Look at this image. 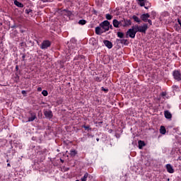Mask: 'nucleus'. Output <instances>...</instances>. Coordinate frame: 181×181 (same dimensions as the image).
<instances>
[{
  "mask_svg": "<svg viewBox=\"0 0 181 181\" xmlns=\"http://www.w3.org/2000/svg\"><path fill=\"white\" fill-rule=\"evenodd\" d=\"M42 95H44V97H47V95H49V93H47V90H44L42 91Z\"/></svg>",
  "mask_w": 181,
  "mask_h": 181,
  "instance_id": "b1692460",
  "label": "nucleus"
},
{
  "mask_svg": "<svg viewBox=\"0 0 181 181\" xmlns=\"http://www.w3.org/2000/svg\"><path fill=\"white\" fill-rule=\"evenodd\" d=\"M44 115H45V117H46V118H49V119L53 118V113L52 112V110L45 111Z\"/></svg>",
  "mask_w": 181,
  "mask_h": 181,
  "instance_id": "0eeeda50",
  "label": "nucleus"
},
{
  "mask_svg": "<svg viewBox=\"0 0 181 181\" xmlns=\"http://www.w3.org/2000/svg\"><path fill=\"white\" fill-rule=\"evenodd\" d=\"M96 141L98 142V141H100V139H99V138H97V139H96Z\"/></svg>",
  "mask_w": 181,
  "mask_h": 181,
  "instance_id": "79ce46f5",
  "label": "nucleus"
},
{
  "mask_svg": "<svg viewBox=\"0 0 181 181\" xmlns=\"http://www.w3.org/2000/svg\"><path fill=\"white\" fill-rule=\"evenodd\" d=\"M161 95L162 97H166V92H162Z\"/></svg>",
  "mask_w": 181,
  "mask_h": 181,
  "instance_id": "473e14b6",
  "label": "nucleus"
},
{
  "mask_svg": "<svg viewBox=\"0 0 181 181\" xmlns=\"http://www.w3.org/2000/svg\"><path fill=\"white\" fill-rule=\"evenodd\" d=\"M88 177H90V174H88V173H86L83 177L81 178V181H87Z\"/></svg>",
  "mask_w": 181,
  "mask_h": 181,
  "instance_id": "dca6fc26",
  "label": "nucleus"
},
{
  "mask_svg": "<svg viewBox=\"0 0 181 181\" xmlns=\"http://www.w3.org/2000/svg\"><path fill=\"white\" fill-rule=\"evenodd\" d=\"M102 91H105V93H108V88H105L104 87H102Z\"/></svg>",
  "mask_w": 181,
  "mask_h": 181,
  "instance_id": "c85d7f7f",
  "label": "nucleus"
},
{
  "mask_svg": "<svg viewBox=\"0 0 181 181\" xmlns=\"http://www.w3.org/2000/svg\"><path fill=\"white\" fill-rule=\"evenodd\" d=\"M164 115L167 119H172V113L169 110L164 111Z\"/></svg>",
  "mask_w": 181,
  "mask_h": 181,
  "instance_id": "9b49d317",
  "label": "nucleus"
},
{
  "mask_svg": "<svg viewBox=\"0 0 181 181\" xmlns=\"http://www.w3.org/2000/svg\"><path fill=\"white\" fill-rule=\"evenodd\" d=\"M124 26H129L131 25V20H129V21H125V20H124Z\"/></svg>",
  "mask_w": 181,
  "mask_h": 181,
  "instance_id": "4be33fe9",
  "label": "nucleus"
},
{
  "mask_svg": "<svg viewBox=\"0 0 181 181\" xmlns=\"http://www.w3.org/2000/svg\"><path fill=\"white\" fill-rule=\"evenodd\" d=\"M145 9H148L149 8V6H144Z\"/></svg>",
  "mask_w": 181,
  "mask_h": 181,
  "instance_id": "ea45409f",
  "label": "nucleus"
},
{
  "mask_svg": "<svg viewBox=\"0 0 181 181\" xmlns=\"http://www.w3.org/2000/svg\"><path fill=\"white\" fill-rule=\"evenodd\" d=\"M52 43L49 40H44L40 46V48L42 49H47V47H50Z\"/></svg>",
  "mask_w": 181,
  "mask_h": 181,
  "instance_id": "39448f33",
  "label": "nucleus"
},
{
  "mask_svg": "<svg viewBox=\"0 0 181 181\" xmlns=\"http://www.w3.org/2000/svg\"><path fill=\"white\" fill-rule=\"evenodd\" d=\"M95 32L96 33V35H101L102 33H104V30L102 29L101 27H96Z\"/></svg>",
  "mask_w": 181,
  "mask_h": 181,
  "instance_id": "f8f14e48",
  "label": "nucleus"
},
{
  "mask_svg": "<svg viewBox=\"0 0 181 181\" xmlns=\"http://www.w3.org/2000/svg\"><path fill=\"white\" fill-rule=\"evenodd\" d=\"M151 15H153V19H155V16H156V12L152 11V12H151Z\"/></svg>",
  "mask_w": 181,
  "mask_h": 181,
  "instance_id": "c756f323",
  "label": "nucleus"
},
{
  "mask_svg": "<svg viewBox=\"0 0 181 181\" xmlns=\"http://www.w3.org/2000/svg\"><path fill=\"white\" fill-rule=\"evenodd\" d=\"M134 28L137 33L140 32V33H146V30H148V24L145 23L143 25H135Z\"/></svg>",
  "mask_w": 181,
  "mask_h": 181,
  "instance_id": "f03ea898",
  "label": "nucleus"
},
{
  "mask_svg": "<svg viewBox=\"0 0 181 181\" xmlns=\"http://www.w3.org/2000/svg\"><path fill=\"white\" fill-rule=\"evenodd\" d=\"M25 57H26V55L25 54H23L22 56L23 62H24Z\"/></svg>",
  "mask_w": 181,
  "mask_h": 181,
  "instance_id": "f704fd0d",
  "label": "nucleus"
},
{
  "mask_svg": "<svg viewBox=\"0 0 181 181\" xmlns=\"http://www.w3.org/2000/svg\"><path fill=\"white\" fill-rule=\"evenodd\" d=\"M137 31L135 28V25H133L132 28L129 29L126 33L127 37H131L132 39H135V35H136Z\"/></svg>",
  "mask_w": 181,
  "mask_h": 181,
  "instance_id": "f257e3e1",
  "label": "nucleus"
},
{
  "mask_svg": "<svg viewBox=\"0 0 181 181\" xmlns=\"http://www.w3.org/2000/svg\"><path fill=\"white\" fill-rule=\"evenodd\" d=\"M30 117H28V120L27 121V122H33V121H34L37 117H36V113L35 112H30Z\"/></svg>",
  "mask_w": 181,
  "mask_h": 181,
  "instance_id": "6e6552de",
  "label": "nucleus"
},
{
  "mask_svg": "<svg viewBox=\"0 0 181 181\" xmlns=\"http://www.w3.org/2000/svg\"><path fill=\"white\" fill-rule=\"evenodd\" d=\"M100 28H102L103 32H107L110 30V21H105L100 24Z\"/></svg>",
  "mask_w": 181,
  "mask_h": 181,
  "instance_id": "20e7f679",
  "label": "nucleus"
},
{
  "mask_svg": "<svg viewBox=\"0 0 181 181\" xmlns=\"http://www.w3.org/2000/svg\"><path fill=\"white\" fill-rule=\"evenodd\" d=\"M110 28L111 29H112V25H110Z\"/></svg>",
  "mask_w": 181,
  "mask_h": 181,
  "instance_id": "c03bdc74",
  "label": "nucleus"
},
{
  "mask_svg": "<svg viewBox=\"0 0 181 181\" xmlns=\"http://www.w3.org/2000/svg\"><path fill=\"white\" fill-rule=\"evenodd\" d=\"M14 5H16V6H18V8H23V4L18 1V0L14 1Z\"/></svg>",
  "mask_w": 181,
  "mask_h": 181,
  "instance_id": "2eb2a0df",
  "label": "nucleus"
},
{
  "mask_svg": "<svg viewBox=\"0 0 181 181\" xmlns=\"http://www.w3.org/2000/svg\"><path fill=\"white\" fill-rule=\"evenodd\" d=\"M177 160H181V156H179V157H178Z\"/></svg>",
  "mask_w": 181,
  "mask_h": 181,
  "instance_id": "a19ab883",
  "label": "nucleus"
},
{
  "mask_svg": "<svg viewBox=\"0 0 181 181\" xmlns=\"http://www.w3.org/2000/svg\"><path fill=\"white\" fill-rule=\"evenodd\" d=\"M177 22H178V23H179L180 28H181V20H180V18H177Z\"/></svg>",
  "mask_w": 181,
  "mask_h": 181,
  "instance_id": "72a5a7b5",
  "label": "nucleus"
},
{
  "mask_svg": "<svg viewBox=\"0 0 181 181\" xmlns=\"http://www.w3.org/2000/svg\"><path fill=\"white\" fill-rule=\"evenodd\" d=\"M140 2V6H145V0H138Z\"/></svg>",
  "mask_w": 181,
  "mask_h": 181,
  "instance_id": "393cba45",
  "label": "nucleus"
},
{
  "mask_svg": "<svg viewBox=\"0 0 181 181\" xmlns=\"http://www.w3.org/2000/svg\"><path fill=\"white\" fill-rule=\"evenodd\" d=\"M112 25L114 28H119V26H122V22L118 21L117 19H114L112 21Z\"/></svg>",
  "mask_w": 181,
  "mask_h": 181,
  "instance_id": "423d86ee",
  "label": "nucleus"
},
{
  "mask_svg": "<svg viewBox=\"0 0 181 181\" xmlns=\"http://www.w3.org/2000/svg\"><path fill=\"white\" fill-rule=\"evenodd\" d=\"M103 43H104L105 46H106V47H107V49H112V42H111L110 41L105 40L103 41Z\"/></svg>",
  "mask_w": 181,
  "mask_h": 181,
  "instance_id": "1a4fd4ad",
  "label": "nucleus"
},
{
  "mask_svg": "<svg viewBox=\"0 0 181 181\" xmlns=\"http://www.w3.org/2000/svg\"><path fill=\"white\" fill-rule=\"evenodd\" d=\"M166 170L168 173H174L175 170L173 169V167L170 164H167L166 165Z\"/></svg>",
  "mask_w": 181,
  "mask_h": 181,
  "instance_id": "9d476101",
  "label": "nucleus"
},
{
  "mask_svg": "<svg viewBox=\"0 0 181 181\" xmlns=\"http://www.w3.org/2000/svg\"><path fill=\"white\" fill-rule=\"evenodd\" d=\"M139 144V149H142L144 148V146H145V141L139 140L138 141Z\"/></svg>",
  "mask_w": 181,
  "mask_h": 181,
  "instance_id": "4468645a",
  "label": "nucleus"
},
{
  "mask_svg": "<svg viewBox=\"0 0 181 181\" xmlns=\"http://www.w3.org/2000/svg\"><path fill=\"white\" fill-rule=\"evenodd\" d=\"M7 166L11 167V164H10V163H8V164H7Z\"/></svg>",
  "mask_w": 181,
  "mask_h": 181,
  "instance_id": "37998d69",
  "label": "nucleus"
},
{
  "mask_svg": "<svg viewBox=\"0 0 181 181\" xmlns=\"http://www.w3.org/2000/svg\"><path fill=\"white\" fill-rule=\"evenodd\" d=\"M82 128H84V129L86 131H88V130H91V128H90V126H86V125H83Z\"/></svg>",
  "mask_w": 181,
  "mask_h": 181,
  "instance_id": "a878e982",
  "label": "nucleus"
},
{
  "mask_svg": "<svg viewBox=\"0 0 181 181\" xmlns=\"http://www.w3.org/2000/svg\"><path fill=\"white\" fill-rule=\"evenodd\" d=\"M174 28H176V30H179V25L175 24Z\"/></svg>",
  "mask_w": 181,
  "mask_h": 181,
  "instance_id": "2f4dec72",
  "label": "nucleus"
},
{
  "mask_svg": "<svg viewBox=\"0 0 181 181\" xmlns=\"http://www.w3.org/2000/svg\"><path fill=\"white\" fill-rule=\"evenodd\" d=\"M7 162H9V160H7Z\"/></svg>",
  "mask_w": 181,
  "mask_h": 181,
  "instance_id": "49530a36",
  "label": "nucleus"
},
{
  "mask_svg": "<svg viewBox=\"0 0 181 181\" xmlns=\"http://www.w3.org/2000/svg\"><path fill=\"white\" fill-rule=\"evenodd\" d=\"M30 12H32V9H26L25 10V13H27V15H29L30 13Z\"/></svg>",
  "mask_w": 181,
  "mask_h": 181,
  "instance_id": "cd10ccee",
  "label": "nucleus"
},
{
  "mask_svg": "<svg viewBox=\"0 0 181 181\" xmlns=\"http://www.w3.org/2000/svg\"><path fill=\"white\" fill-rule=\"evenodd\" d=\"M68 15L70 16V15H71V11H68Z\"/></svg>",
  "mask_w": 181,
  "mask_h": 181,
  "instance_id": "58836bf2",
  "label": "nucleus"
},
{
  "mask_svg": "<svg viewBox=\"0 0 181 181\" xmlns=\"http://www.w3.org/2000/svg\"><path fill=\"white\" fill-rule=\"evenodd\" d=\"M141 21H143V22H148L149 23V25L151 26H152V20L149 19V18H151V15H149V13H144L142 14L140 16Z\"/></svg>",
  "mask_w": 181,
  "mask_h": 181,
  "instance_id": "7ed1b4c3",
  "label": "nucleus"
},
{
  "mask_svg": "<svg viewBox=\"0 0 181 181\" xmlns=\"http://www.w3.org/2000/svg\"><path fill=\"white\" fill-rule=\"evenodd\" d=\"M16 70H19V66L17 65V66H16Z\"/></svg>",
  "mask_w": 181,
  "mask_h": 181,
  "instance_id": "c9c22d12",
  "label": "nucleus"
},
{
  "mask_svg": "<svg viewBox=\"0 0 181 181\" xmlns=\"http://www.w3.org/2000/svg\"><path fill=\"white\" fill-rule=\"evenodd\" d=\"M23 42H21V45L23 46Z\"/></svg>",
  "mask_w": 181,
  "mask_h": 181,
  "instance_id": "a18cd8bd",
  "label": "nucleus"
},
{
  "mask_svg": "<svg viewBox=\"0 0 181 181\" xmlns=\"http://www.w3.org/2000/svg\"><path fill=\"white\" fill-rule=\"evenodd\" d=\"M117 37L124 39V33L122 32H117Z\"/></svg>",
  "mask_w": 181,
  "mask_h": 181,
  "instance_id": "6ab92c4d",
  "label": "nucleus"
},
{
  "mask_svg": "<svg viewBox=\"0 0 181 181\" xmlns=\"http://www.w3.org/2000/svg\"><path fill=\"white\" fill-rule=\"evenodd\" d=\"M132 18L134 19V22H136L137 23H141V19L138 18L136 16H133Z\"/></svg>",
  "mask_w": 181,
  "mask_h": 181,
  "instance_id": "a211bd4d",
  "label": "nucleus"
},
{
  "mask_svg": "<svg viewBox=\"0 0 181 181\" xmlns=\"http://www.w3.org/2000/svg\"><path fill=\"white\" fill-rule=\"evenodd\" d=\"M86 23H87V21L86 20H80L78 21L79 25H86Z\"/></svg>",
  "mask_w": 181,
  "mask_h": 181,
  "instance_id": "5701e85b",
  "label": "nucleus"
},
{
  "mask_svg": "<svg viewBox=\"0 0 181 181\" xmlns=\"http://www.w3.org/2000/svg\"><path fill=\"white\" fill-rule=\"evenodd\" d=\"M60 161L62 162V163H64V160H63V159H60Z\"/></svg>",
  "mask_w": 181,
  "mask_h": 181,
  "instance_id": "e433bc0d",
  "label": "nucleus"
},
{
  "mask_svg": "<svg viewBox=\"0 0 181 181\" xmlns=\"http://www.w3.org/2000/svg\"><path fill=\"white\" fill-rule=\"evenodd\" d=\"M37 91H42V88H38Z\"/></svg>",
  "mask_w": 181,
  "mask_h": 181,
  "instance_id": "4c0bfd02",
  "label": "nucleus"
},
{
  "mask_svg": "<svg viewBox=\"0 0 181 181\" xmlns=\"http://www.w3.org/2000/svg\"><path fill=\"white\" fill-rule=\"evenodd\" d=\"M95 81H98L100 83L102 81L103 79L97 76V77H95Z\"/></svg>",
  "mask_w": 181,
  "mask_h": 181,
  "instance_id": "bb28decb",
  "label": "nucleus"
},
{
  "mask_svg": "<svg viewBox=\"0 0 181 181\" xmlns=\"http://www.w3.org/2000/svg\"><path fill=\"white\" fill-rule=\"evenodd\" d=\"M21 94H23L24 96H26V94H27L26 90H22Z\"/></svg>",
  "mask_w": 181,
  "mask_h": 181,
  "instance_id": "7c9ffc66",
  "label": "nucleus"
},
{
  "mask_svg": "<svg viewBox=\"0 0 181 181\" xmlns=\"http://www.w3.org/2000/svg\"><path fill=\"white\" fill-rule=\"evenodd\" d=\"M117 43H121L122 45H128L127 42H128V40L125 39H117L116 40Z\"/></svg>",
  "mask_w": 181,
  "mask_h": 181,
  "instance_id": "ddd939ff",
  "label": "nucleus"
},
{
  "mask_svg": "<svg viewBox=\"0 0 181 181\" xmlns=\"http://www.w3.org/2000/svg\"><path fill=\"white\" fill-rule=\"evenodd\" d=\"M105 18L107 21H111L112 19V16L110 13L106 14Z\"/></svg>",
  "mask_w": 181,
  "mask_h": 181,
  "instance_id": "aec40b11",
  "label": "nucleus"
},
{
  "mask_svg": "<svg viewBox=\"0 0 181 181\" xmlns=\"http://www.w3.org/2000/svg\"><path fill=\"white\" fill-rule=\"evenodd\" d=\"M70 155H71V156H74L75 155H77V151H76V150H71Z\"/></svg>",
  "mask_w": 181,
  "mask_h": 181,
  "instance_id": "412c9836",
  "label": "nucleus"
},
{
  "mask_svg": "<svg viewBox=\"0 0 181 181\" xmlns=\"http://www.w3.org/2000/svg\"><path fill=\"white\" fill-rule=\"evenodd\" d=\"M160 134H162V135H165V134H166V128H165L164 126L160 127Z\"/></svg>",
  "mask_w": 181,
  "mask_h": 181,
  "instance_id": "f3484780",
  "label": "nucleus"
}]
</instances>
